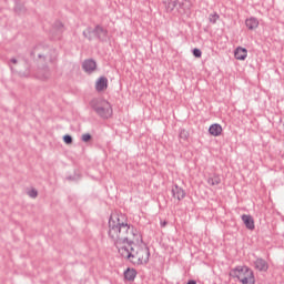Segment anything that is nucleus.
<instances>
[{"label":"nucleus","instance_id":"1","mask_svg":"<svg viewBox=\"0 0 284 284\" xmlns=\"http://www.w3.org/2000/svg\"><path fill=\"white\" fill-rule=\"evenodd\" d=\"M108 236L115 245L120 256L126 258L133 265H148L150 263V247L139 246L134 250L136 229L128 224L125 215L113 214L109 219Z\"/></svg>","mask_w":284,"mask_h":284},{"label":"nucleus","instance_id":"2","mask_svg":"<svg viewBox=\"0 0 284 284\" xmlns=\"http://www.w3.org/2000/svg\"><path fill=\"white\" fill-rule=\"evenodd\" d=\"M90 106L95 114L100 116V119H112V114H114L112 104H110V102L103 98H94L90 102Z\"/></svg>","mask_w":284,"mask_h":284},{"label":"nucleus","instance_id":"3","mask_svg":"<svg viewBox=\"0 0 284 284\" xmlns=\"http://www.w3.org/2000/svg\"><path fill=\"white\" fill-rule=\"evenodd\" d=\"M230 276L237 278L242 284H254L256 280L254 278V272L247 266H236L230 273Z\"/></svg>","mask_w":284,"mask_h":284},{"label":"nucleus","instance_id":"4","mask_svg":"<svg viewBox=\"0 0 284 284\" xmlns=\"http://www.w3.org/2000/svg\"><path fill=\"white\" fill-rule=\"evenodd\" d=\"M98 64L95 59H85L82 62V70L85 72V74H94V71L97 70Z\"/></svg>","mask_w":284,"mask_h":284},{"label":"nucleus","instance_id":"5","mask_svg":"<svg viewBox=\"0 0 284 284\" xmlns=\"http://www.w3.org/2000/svg\"><path fill=\"white\" fill-rule=\"evenodd\" d=\"M95 33V39H98V41H101V43H105V41H108V29L103 28V26L97 24Z\"/></svg>","mask_w":284,"mask_h":284},{"label":"nucleus","instance_id":"6","mask_svg":"<svg viewBox=\"0 0 284 284\" xmlns=\"http://www.w3.org/2000/svg\"><path fill=\"white\" fill-rule=\"evenodd\" d=\"M171 192L173 199H176L178 201H183V199H185V191L179 186V184H174Z\"/></svg>","mask_w":284,"mask_h":284},{"label":"nucleus","instance_id":"7","mask_svg":"<svg viewBox=\"0 0 284 284\" xmlns=\"http://www.w3.org/2000/svg\"><path fill=\"white\" fill-rule=\"evenodd\" d=\"M234 58L237 61H245L247 59V49L243 47H237L234 51Z\"/></svg>","mask_w":284,"mask_h":284},{"label":"nucleus","instance_id":"8","mask_svg":"<svg viewBox=\"0 0 284 284\" xmlns=\"http://www.w3.org/2000/svg\"><path fill=\"white\" fill-rule=\"evenodd\" d=\"M108 90V78L105 77H100L97 81H95V91L97 92H103Z\"/></svg>","mask_w":284,"mask_h":284},{"label":"nucleus","instance_id":"9","mask_svg":"<svg viewBox=\"0 0 284 284\" xmlns=\"http://www.w3.org/2000/svg\"><path fill=\"white\" fill-rule=\"evenodd\" d=\"M255 268L258 270V272H267V270H270V265L267 264V262L264 258H256L254 262Z\"/></svg>","mask_w":284,"mask_h":284},{"label":"nucleus","instance_id":"10","mask_svg":"<svg viewBox=\"0 0 284 284\" xmlns=\"http://www.w3.org/2000/svg\"><path fill=\"white\" fill-rule=\"evenodd\" d=\"M82 34L88 41H94L97 39V27H88Z\"/></svg>","mask_w":284,"mask_h":284},{"label":"nucleus","instance_id":"11","mask_svg":"<svg viewBox=\"0 0 284 284\" xmlns=\"http://www.w3.org/2000/svg\"><path fill=\"white\" fill-rule=\"evenodd\" d=\"M209 133L211 134V136H221V134L223 133V126H221V124L219 123L212 124L209 128Z\"/></svg>","mask_w":284,"mask_h":284},{"label":"nucleus","instance_id":"12","mask_svg":"<svg viewBox=\"0 0 284 284\" xmlns=\"http://www.w3.org/2000/svg\"><path fill=\"white\" fill-rule=\"evenodd\" d=\"M242 221L246 227V230H254V217L252 215L243 214L242 215Z\"/></svg>","mask_w":284,"mask_h":284},{"label":"nucleus","instance_id":"13","mask_svg":"<svg viewBox=\"0 0 284 284\" xmlns=\"http://www.w3.org/2000/svg\"><path fill=\"white\" fill-rule=\"evenodd\" d=\"M245 26L248 30H256L258 28V19L251 17L245 20Z\"/></svg>","mask_w":284,"mask_h":284},{"label":"nucleus","instance_id":"14","mask_svg":"<svg viewBox=\"0 0 284 284\" xmlns=\"http://www.w3.org/2000/svg\"><path fill=\"white\" fill-rule=\"evenodd\" d=\"M124 278H125V281H130V282L134 281V278H136V270L126 268L124 271Z\"/></svg>","mask_w":284,"mask_h":284},{"label":"nucleus","instance_id":"15","mask_svg":"<svg viewBox=\"0 0 284 284\" xmlns=\"http://www.w3.org/2000/svg\"><path fill=\"white\" fill-rule=\"evenodd\" d=\"M206 181H207V183H209L211 186L214 187V185H220V184H221V176H219V175L215 174L214 176L209 178Z\"/></svg>","mask_w":284,"mask_h":284},{"label":"nucleus","instance_id":"16","mask_svg":"<svg viewBox=\"0 0 284 284\" xmlns=\"http://www.w3.org/2000/svg\"><path fill=\"white\" fill-rule=\"evenodd\" d=\"M179 8V0H170L168 3V10L172 12V10Z\"/></svg>","mask_w":284,"mask_h":284},{"label":"nucleus","instance_id":"17","mask_svg":"<svg viewBox=\"0 0 284 284\" xmlns=\"http://www.w3.org/2000/svg\"><path fill=\"white\" fill-rule=\"evenodd\" d=\"M189 136H190V133H187L185 129L180 130V139H182L183 141H187Z\"/></svg>","mask_w":284,"mask_h":284},{"label":"nucleus","instance_id":"18","mask_svg":"<svg viewBox=\"0 0 284 284\" xmlns=\"http://www.w3.org/2000/svg\"><path fill=\"white\" fill-rule=\"evenodd\" d=\"M221 17L219 16V13H211L209 16V20H210V23H216V21H219Z\"/></svg>","mask_w":284,"mask_h":284},{"label":"nucleus","instance_id":"19","mask_svg":"<svg viewBox=\"0 0 284 284\" xmlns=\"http://www.w3.org/2000/svg\"><path fill=\"white\" fill-rule=\"evenodd\" d=\"M192 52H193V57H195V59H201V57H203V52L199 48L193 49Z\"/></svg>","mask_w":284,"mask_h":284},{"label":"nucleus","instance_id":"20","mask_svg":"<svg viewBox=\"0 0 284 284\" xmlns=\"http://www.w3.org/2000/svg\"><path fill=\"white\" fill-rule=\"evenodd\" d=\"M82 141L84 143H88L89 141H92V135L90 133H85L82 135Z\"/></svg>","mask_w":284,"mask_h":284},{"label":"nucleus","instance_id":"21","mask_svg":"<svg viewBox=\"0 0 284 284\" xmlns=\"http://www.w3.org/2000/svg\"><path fill=\"white\" fill-rule=\"evenodd\" d=\"M63 141H64V143H67V145H70L72 143V135L65 134L63 136Z\"/></svg>","mask_w":284,"mask_h":284},{"label":"nucleus","instance_id":"22","mask_svg":"<svg viewBox=\"0 0 284 284\" xmlns=\"http://www.w3.org/2000/svg\"><path fill=\"white\" fill-rule=\"evenodd\" d=\"M29 196L31 199H37V196H39V192H37V190L32 189L31 191H29Z\"/></svg>","mask_w":284,"mask_h":284},{"label":"nucleus","instance_id":"23","mask_svg":"<svg viewBox=\"0 0 284 284\" xmlns=\"http://www.w3.org/2000/svg\"><path fill=\"white\" fill-rule=\"evenodd\" d=\"M54 28H57V30H61V28H63V23L61 21H55Z\"/></svg>","mask_w":284,"mask_h":284},{"label":"nucleus","instance_id":"24","mask_svg":"<svg viewBox=\"0 0 284 284\" xmlns=\"http://www.w3.org/2000/svg\"><path fill=\"white\" fill-rule=\"evenodd\" d=\"M183 6H185V3L180 2V1L178 0V7H176V10H183Z\"/></svg>","mask_w":284,"mask_h":284},{"label":"nucleus","instance_id":"25","mask_svg":"<svg viewBox=\"0 0 284 284\" xmlns=\"http://www.w3.org/2000/svg\"><path fill=\"white\" fill-rule=\"evenodd\" d=\"M186 284H196L195 280H189Z\"/></svg>","mask_w":284,"mask_h":284},{"label":"nucleus","instance_id":"26","mask_svg":"<svg viewBox=\"0 0 284 284\" xmlns=\"http://www.w3.org/2000/svg\"><path fill=\"white\" fill-rule=\"evenodd\" d=\"M10 63H14V64H17V63H18V61H17V59H16V58H12V59L10 60Z\"/></svg>","mask_w":284,"mask_h":284},{"label":"nucleus","instance_id":"27","mask_svg":"<svg viewBox=\"0 0 284 284\" xmlns=\"http://www.w3.org/2000/svg\"><path fill=\"white\" fill-rule=\"evenodd\" d=\"M38 57H39V59H43L44 55L43 54H39Z\"/></svg>","mask_w":284,"mask_h":284},{"label":"nucleus","instance_id":"28","mask_svg":"<svg viewBox=\"0 0 284 284\" xmlns=\"http://www.w3.org/2000/svg\"><path fill=\"white\" fill-rule=\"evenodd\" d=\"M165 225H168V222H164V223L162 224V227H165Z\"/></svg>","mask_w":284,"mask_h":284}]
</instances>
